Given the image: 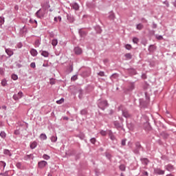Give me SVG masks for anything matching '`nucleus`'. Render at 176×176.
I'll use <instances>...</instances> for the list:
<instances>
[{
  "instance_id": "nucleus-1",
  "label": "nucleus",
  "mask_w": 176,
  "mask_h": 176,
  "mask_svg": "<svg viewBox=\"0 0 176 176\" xmlns=\"http://www.w3.org/2000/svg\"><path fill=\"white\" fill-rule=\"evenodd\" d=\"M154 173L158 175H164V170L159 168H154Z\"/></svg>"
},
{
  "instance_id": "nucleus-2",
  "label": "nucleus",
  "mask_w": 176,
  "mask_h": 176,
  "mask_svg": "<svg viewBox=\"0 0 176 176\" xmlns=\"http://www.w3.org/2000/svg\"><path fill=\"white\" fill-rule=\"evenodd\" d=\"M107 105L108 102H107V100H103L98 104V107L99 108H101V109H104V108H105V107H107Z\"/></svg>"
},
{
  "instance_id": "nucleus-3",
  "label": "nucleus",
  "mask_w": 176,
  "mask_h": 176,
  "mask_svg": "<svg viewBox=\"0 0 176 176\" xmlns=\"http://www.w3.org/2000/svg\"><path fill=\"white\" fill-rule=\"evenodd\" d=\"M21 97H23V93L21 91H19L17 94H14L13 96V98L14 100H15V101L17 100H20Z\"/></svg>"
},
{
  "instance_id": "nucleus-4",
  "label": "nucleus",
  "mask_w": 176,
  "mask_h": 176,
  "mask_svg": "<svg viewBox=\"0 0 176 176\" xmlns=\"http://www.w3.org/2000/svg\"><path fill=\"white\" fill-rule=\"evenodd\" d=\"M47 164V162L46 161H41L38 163V166L39 168H43Z\"/></svg>"
},
{
  "instance_id": "nucleus-5",
  "label": "nucleus",
  "mask_w": 176,
  "mask_h": 176,
  "mask_svg": "<svg viewBox=\"0 0 176 176\" xmlns=\"http://www.w3.org/2000/svg\"><path fill=\"white\" fill-rule=\"evenodd\" d=\"M74 53L75 54H82V48L79 47H76L74 48Z\"/></svg>"
},
{
  "instance_id": "nucleus-6",
  "label": "nucleus",
  "mask_w": 176,
  "mask_h": 176,
  "mask_svg": "<svg viewBox=\"0 0 176 176\" xmlns=\"http://www.w3.org/2000/svg\"><path fill=\"white\" fill-rule=\"evenodd\" d=\"M42 7L44 10H47V9L50 8V5H49L48 1H46L45 3L42 4Z\"/></svg>"
},
{
  "instance_id": "nucleus-7",
  "label": "nucleus",
  "mask_w": 176,
  "mask_h": 176,
  "mask_svg": "<svg viewBox=\"0 0 176 176\" xmlns=\"http://www.w3.org/2000/svg\"><path fill=\"white\" fill-rule=\"evenodd\" d=\"M67 18L69 23H74V21H75V18H74V16L71 14H67Z\"/></svg>"
},
{
  "instance_id": "nucleus-8",
  "label": "nucleus",
  "mask_w": 176,
  "mask_h": 176,
  "mask_svg": "<svg viewBox=\"0 0 176 176\" xmlns=\"http://www.w3.org/2000/svg\"><path fill=\"white\" fill-rule=\"evenodd\" d=\"M6 53L8 54V56H9V57L13 56L14 54L13 51L10 48L6 49Z\"/></svg>"
},
{
  "instance_id": "nucleus-9",
  "label": "nucleus",
  "mask_w": 176,
  "mask_h": 176,
  "mask_svg": "<svg viewBox=\"0 0 176 176\" xmlns=\"http://www.w3.org/2000/svg\"><path fill=\"white\" fill-rule=\"evenodd\" d=\"M30 54L32 56H33V57H35V56H38V52L36 51V50L32 49L30 51Z\"/></svg>"
},
{
  "instance_id": "nucleus-10",
  "label": "nucleus",
  "mask_w": 176,
  "mask_h": 176,
  "mask_svg": "<svg viewBox=\"0 0 176 176\" xmlns=\"http://www.w3.org/2000/svg\"><path fill=\"white\" fill-rule=\"evenodd\" d=\"M72 8L74 9V10H79V5L76 3H73Z\"/></svg>"
},
{
  "instance_id": "nucleus-11",
  "label": "nucleus",
  "mask_w": 176,
  "mask_h": 176,
  "mask_svg": "<svg viewBox=\"0 0 176 176\" xmlns=\"http://www.w3.org/2000/svg\"><path fill=\"white\" fill-rule=\"evenodd\" d=\"M124 57H126V60H131L133 58V56L131 55V53H127L124 55Z\"/></svg>"
},
{
  "instance_id": "nucleus-12",
  "label": "nucleus",
  "mask_w": 176,
  "mask_h": 176,
  "mask_svg": "<svg viewBox=\"0 0 176 176\" xmlns=\"http://www.w3.org/2000/svg\"><path fill=\"white\" fill-rule=\"evenodd\" d=\"M37 145H38V143H36V142H33L32 143L30 144L31 149H35Z\"/></svg>"
},
{
  "instance_id": "nucleus-13",
  "label": "nucleus",
  "mask_w": 176,
  "mask_h": 176,
  "mask_svg": "<svg viewBox=\"0 0 176 176\" xmlns=\"http://www.w3.org/2000/svg\"><path fill=\"white\" fill-rule=\"evenodd\" d=\"M144 28V25L142 23H139L136 25V29L138 30L139 31H141Z\"/></svg>"
},
{
  "instance_id": "nucleus-14",
  "label": "nucleus",
  "mask_w": 176,
  "mask_h": 176,
  "mask_svg": "<svg viewBox=\"0 0 176 176\" xmlns=\"http://www.w3.org/2000/svg\"><path fill=\"white\" fill-rule=\"evenodd\" d=\"M122 115L124 118H130V114L129 113V111H122Z\"/></svg>"
},
{
  "instance_id": "nucleus-15",
  "label": "nucleus",
  "mask_w": 176,
  "mask_h": 176,
  "mask_svg": "<svg viewBox=\"0 0 176 176\" xmlns=\"http://www.w3.org/2000/svg\"><path fill=\"white\" fill-rule=\"evenodd\" d=\"M40 140H47V136H46V134L45 133H41L40 135Z\"/></svg>"
},
{
  "instance_id": "nucleus-16",
  "label": "nucleus",
  "mask_w": 176,
  "mask_h": 176,
  "mask_svg": "<svg viewBox=\"0 0 176 176\" xmlns=\"http://www.w3.org/2000/svg\"><path fill=\"white\" fill-rule=\"evenodd\" d=\"M58 43V41H57V39L54 38L52 41V46H57Z\"/></svg>"
},
{
  "instance_id": "nucleus-17",
  "label": "nucleus",
  "mask_w": 176,
  "mask_h": 176,
  "mask_svg": "<svg viewBox=\"0 0 176 176\" xmlns=\"http://www.w3.org/2000/svg\"><path fill=\"white\" fill-rule=\"evenodd\" d=\"M41 56H43V57H49V52H47V51H43L41 52Z\"/></svg>"
},
{
  "instance_id": "nucleus-18",
  "label": "nucleus",
  "mask_w": 176,
  "mask_h": 176,
  "mask_svg": "<svg viewBox=\"0 0 176 176\" xmlns=\"http://www.w3.org/2000/svg\"><path fill=\"white\" fill-rule=\"evenodd\" d=\"M166 170H168V171H173V170H174V166L172 165H168L166 166Z\"/></svg>"
},
{
  "instance_id": "nucleus-19",
  "label": "nucleus",
  "mask_w": 176,
  "mask_h": 176,
  "mask_svg": "<svg viewBox=\"0 0 176 176\" xmlns=\"http://www.w3.org/2000/svg\"><path fill=\"white\" fill-rule=\"evenodd\" d=\"M4 155H7L8 156H12V153L9 150H4Z\"/></svg>"
},
{
  "instance_id": "nucleus-20",
  "label": "nucleus",
  "mask_w": 176,
  "mask_h": 176,
  "mask_svg": "<svg viewBox=\"0 0 176 176\" xmlns=\"http://www.w3.org/2000/svg\"><path fill=\"white\" fill-rule=\"evenodd\" d=\"M125 49H126V50H131V49H133V47L130 44H126L125 45Z\"/></svg>"
},
{
  "instance_id": "nucleus-21",
  "label": "nucleus",
  "mask_w": 176,
  "mask_h": 176,
  "mask_svg": "<svg viewBox=\"0 0 176 176\" xmlns=\"http://www.w3.org/2000/svg\"><path fill=\"white\" fill-rule=\"evenodd\" d=\"M50 85H56V79H54V78L50 79Z\"/></svg>"
},
{
  "instance_id": "nucleus-22",
  "label": "nucleus",
  "mask_w": 176,
  "mask_h": 176,
  "mask_svg": "<svg viewBox=\"0 0 176 176\" xmlns=\"http://www.w3.org/2000/svg\"><path fill=\"white\" fill-rule=\"evenodd\" d=\"M120 170H121V171H125L126 170V166L124 164H122L120 166Z\"/></svg>"
},
{
  "instance_id": "nucleus-23",
  "label": "nucleus",
  "mask_w": 176,
  "mask_h": 176,
  "mask_svg": "<svg viewBox=\"0 0 176 176\" xmlns=\"http://www.w3.org/2000/svg\"><path fill=\"white\" fill-rule=\"evenodd\" d=\"M0 137H1V138H5L6 137V133L4 131L1 132Z\"/></svg>"
},
{
  "instance_id": "nucleus-24",
  "label": "nucleus",
  "mask_w": 176,
  "mask_h": 176,
  "mask_svg": "<svg viewBox=\"0 0 176 176\" xmlns=\"http://www.w3.org/2000/svg\"><path fill=\"white\" fill-rule=\"evenodd\" d=\"M51 141L52 142H56L57 141V136H52Z\"/></svg>"
},
{
  "instance_id": "nucleus-25",
  "label": "nucleus",
  "mask_w": 176,
  "mask_h": 176,
  "mask_svg": "<svg viewBox=\"0 0 176 176\" xmlns=\"http://www.w3.org/2000/svg\"><path fill=\"white\" fill-rule=\"evenodd\" d=\"M12 79H13V80H17V79H19V77L16 74H12Z\"/></svg>"
},
{
  "instance_id": "nucleus-26",
  "label": "nucleus",
  "mask_w": 176,
  "mask_h": 176,
  "mask_svg": "<svg viewBox=\"0 0 176 176\" xmlns=\"http://www.w3.org/2000/svg\"><path fill=\"white\" fill-rule=\"evenodd\" d=\"M142 163H144V164H148V163H149V160H148L146 158H144L142 160Z\"/></svg>"
},
{
  "instance_id": "nucleus-27",
  "label": "nucleus",
  "mask_w": 176,
  "mask_h": 176,
  "mask_svg": "<svg viewBox=\"0 0 176 176\" xmlns=\"http://www.w3.org/2000/svg\"><path fill=\"white\" fill-rule=\"evenodd\" d=\"M133 43H138V42H139L138 38L134 37V38H133Z\"/></svg>"
},
{
  "instance_id": "nucleus-28",
  "label": "nucleus",
  "mask_w": 176,
  "mask_h": 176,
  "mask_svg": "<svg viewBox=\"0 0 176 176\" xmlns=\"http://www.w3.org/2000/svg\"><path fill=\"white\" fill-rule=\"evenodd\" d=\"M43 159H45V160H49V159H50V156L45 154L43 156Z\"/></svg>"
},
{
  "instance_id": "nucleus-29",
  "label": "nucleus",
  "mask_w": 176,
  "mask_h": 176,
  "mask_svg": "<svg viewBox=\"0 0 176 176\" xmlns=\"http://www.w3.org/2000/svg\"><path fill=\"white\" fill-rule=\"evenodd\" d=\"M63 102H64V98H61L60 100H57L56 101V104H63Z\"/></svg>"
},
{
  "instance_id": "nucleus-30",
  "label": "nucleus",
  "mask_w": 176,
  "mask_h": 176,
  "mask_svg": "<svg viewBox=\"0 0 176 176\" xmlns=\"http://www.w3.org/2000/svg\"><path fill=\"white\" fill-rule=\"evenodd\" d=\"M6 83H7L6 80L3 79L1 80V85L3 86H6Z\"/></svg>"
},
{
  "instance_id": "nucleus-31",
  "label": "nucleus",
  "mask_w": 176,
  "mask_h": 176,
  "mask_svg": "<svg viewBox=\"0 0 176 176\" xmlns=\"http://www.w3.org/2000/svg\"><path fill=\"white\" fill-rule=\"evenodd\" d=\"M100 134H101V135L105 136V135H107V131H101Z\"/></svg>"
},
{
  "instance_id": "nucleus-32",
  "label": "nucleus",
  "mask_w": 176,
  "mask_h": 176,
  "mask_svg": "<svg viewBox=\"0 0 176 176\" xmlns=\"http://www.w3.org/2000/svg\"><path fill=\"white\" fill-rule=\"evenodd\" d=\"M0 23L1 24H3V23H5V19L3 17H0Z\"/></svg>"
},
{
  "instance_id": "nucleus-33",
  "label": "nucleus",
  "mask_w": 176,
  "mask_h": 176,
  "mask_svg": "<svg viewBox=\"0 0 176 176\" xmlns=\"http://www.w3.org/2000/svg\"><path fill=\"white\" fill-rule=\"evenodd\" d=\"M16 166L17 168H21V164L20 162L16 163Z\"/></svg>"
},
{
  "instance_id": "nucleus-34",
  "label": "nucleus",
  "mask_w": 176,
  "mask_h": 176,
  "mask_svg": "<svg viewBox=\"0 0 176 176\" xmlns=\"http://www.w3.org/2000/svg\"><path fill=\"white\" fill-rule=\"evenodd\" d=\"M30 67H31V68H35V67H36V65H35V63H32L30 64Z\"/></svg>"
},
{
  "instance_id": "nucleus-35",
  "label": "nucleus",
  "mask_w": 176,
  "mask_h": 176,
  "mask_svg": "<svg viewBox=\"0 0 176 176\" xmlns=\"http://www.w3.org/2000/svg\"><path fill=\"white\" fill-rule=\"evenodd\" d=\"M78 79V76H74L72 77V80H76Z\"/></svg>"
},
{
  "instance_id": "nucleus-36",
  "label": "nucleus",
  "mask_w": 176,
  "mask_h": 176,
  "mask_svg": "<svg viewBox=\"0 0 176 176\" xmlns=\"http://www.w3.org/2000/svg\"><path fill=\"white\" fill-rule=\"evenodd\" d=\"M91 144H96V138H93L91 139Z\"/></svg>"
},
{
  "instance_id": "nucleus-37",
  "label": "nucleus",
  "mask_w": 176,
  "mask_h": 176,
  "mask_svg": "<svg viewBox=\"0 0 176 176\" xmlns=\"http://www.w3.org/2000/svg\"><path fill=\"white\" fill-rule=\"evenodd\" d=\"M98 75H99V76H104V72H100L98 73Z\"/></svg>"
},
{
  "instance_id": "nucleus-38",
  "label": "nucleus",
  "mask_w": 176,
  "mask_h": 176,
  "mask_svg": "<svg viewBox=\"0 0 176 176\" xmlns=\"http://www.w3.org/2000/svg\"><path fill=\"white\" fill-rule=\"evenodd\" d=\"M14 134H15L16 135H19V134H20V131H19V130H16V131H14Z\"/></svg>"
},
{
  "instance_id": "nucleus-39",
  "label": "nucleus",
  "mask_w": 176,
  "mask_h": 176,
  "mask_svg": "<svg viewBox=\"0 0 176 176\" xmlns=\"http://www.w3.org/2000/svg\"><path fill=\"white\" fill-rule=\"evenodd\" d=\"M109 136H110L111 140H115V136H113L112 133H110Z\"/></svg>"
},
{
  "instance_id": "nucleus-40",
  "label": "nucleus",
  "mask_w": 176,
  "mask_h": 176,
  "mask_svg": "<svg viewBox=\"0 0 176 176\" xmlns=\"http://www.w3.org/2000/svg\"><path fill=\"white\" fill-rule=\"evenodd\" d=\"M164 5H166L167 8H168V6H170L168 1H164Z\"/></svg>"
},
{
  "instance_id": "nucleus-41",
  "label": "nucleus",
  "mask_w": 176,
  "mask_h": 176,
  "mask_svg": "<svg viewBox=\"0 0 176 176\" xmlns=\"http://www.w3.org/2000/svg\"><path fill=\"white\" fill-rule=\"evenodd\" d=\"M0 75H3V69H0Z\"/></svg>"
},
{
  "instance_id": "nucleus-42",
  "label": "nucleus",
  "mask_w": 176,
  "mask_h": 176,
  "mask_svg": "<svg viewBox=\"0 0 176 176\" xmlns=\"http://www.w3.org/2000/svg\"><path fill=\"white\" fill-rule=\"evenodd\" d=\"M157 25H156L155 23H153V28H157Z\"/></svg>"
},
{
  "instance_id": "nucleus-43",
  "label": "nucleus",
  "mask_w": 176,
  "mask_h": 176,
  "mask_svg": "<svg viewBox=\"0 0 176 176\" xmlns=\"http://www.w3.org/2000/svg\"><path fill=\"white\" fill-rule=\"evenodd\" d=\"M157 39H159L160 41H161L162 39H163V36H159L157 37Z\"/></svg>"
},
{
  "instance_id": "nucleus-44",
  "label": "nucleus",
  "mask_w": 176,
  "mask_h": 176,
  "mask_svg": "<svg viewBox=\"0 0 176 176\" xmlns=\"http://www.w3.org/2000/svg\"><path fill=\"white\" fill-rule=\"evenodd\" d=\"M122 145H126V140L122 141Z\"/></svg>"
},
{
  "instance_id": "nucleus-45",
  "label": "nucleus",
  "mask_w": 176,
  "mask_h": 176,
  "mask_svg": "<svg viewBox=\"0 0 176 176\" xmlns=\"http://www.w3.org/2000/svg\"><path fill=\"white\" fill-rule=\"evenodd\" d=\"M116 77H118V74H113L111 76V78H116Z\"/></svg>"
},
{
  "instance_id": "nucleus-46",
  "label": "nucleus",
  "mask_w": 176,
  "mask_h": 176,
  "mask_svg": "<svg viewBox=\"0 0 176 176\" xmlns=\"http://www.w3.org/2000/svg\"><path fill=\"white\" fill-rule=\"evenodd\" d=\"M173 4L175 6V8H176V0L173 3Z\"/></svg>"
},
{
  "instance_id": "nucleus-47",
  "label": "nucleus",
  "mask_w": 176,
  "mask_h": 176,
  "mask_svg": "<svg viewBox=\"0 0 176 176\" xmlns=\"http://www.w3.org/2000/svg\"><path fill=\"white\" fill-rule=\"evenodd\" d=\"M54 21H58V17L57 18V17H55L54 18Z\"/></svg>"
},
{
  "instance_id": "nucleus-48",
  "label": "nucleus",
  "mask_w": 176,
  "mask_h": 176,
  "mask_svg": "<svg viewBox=\"0 0 176 176\" xmlns=\"http://www.w3.org/2000/svg\"><path fill=\"white\" fill-rule=\"evenodd\" d=\"M58 21H61V16H58Z\"/></svg>"
},
{
  "instance_id": "nucleus-49",
  "label": "nucleus",
  "mask_w": 176,
  "mask_h": 176,
  "mask_svg": "<svg viewBox=\"0 0 176 176\" xmlns=\"http://www.w3.org/2000/svg\"><path fill=\"white\" fill-rule=\"evenodd\" d=\"M111 19H114L115 15H114L113 14H112L111 15Z\"/></svg>"
},
{
  "instance_id": "nucleus-50",
  "label": "nucleus",
  "mask_w": 176,
  "mask_h": 176,
  "mask_svg": "<svg viewBox=\"0 0 176 176\" xmlns=\"http://www.w3.org/2000/svg\"><path fill=\"white\" fill-rule=\"evenodd\" d=\"M65 120H68V117H64L63 118Z\"/></svg>"
},
{
  "instance_id": "nucleus-51",
  "label": "nucleus",
  "mask_w": 176,
  "mask_h": 176,
  "mask_svg": "<svg viewBox=\"0 0 176 176\" xmlns=\"http://www.w3.org/2000/svg\"><path fill=\"white\" fill-rule=\"evenodd\" d=\"M15 9H16V10H19V6H15Z\"/></svg>"
},
{
  "instance_id": "nucleus-52",
  "label": "nucleus",
  "mask_w": 176,
  "mask_h": 176,
  "mask_svg": "<svg viewBox=\"0 0 176 176\" xmlns=\"http://www.w3.org/2000/svg\"><path fill=\"white\" fill-rule=\"evenodd\" d=\"M41 12V10H38L37 12H36V15L38 16V14H39V12Z\"/></svg>"
},
{
  "instance_id": "nucleus-53",
  "label": "nucleus",
  "mask_w": 176,
  "mask_h": 176,
  "mask_svg": "<svg viewBox=\"0 0 176 176\" xmlns=\"http://www.w3.org/2000/svg\"><path fill=\"white\" fill-rule=\"evenodd\" d=\"M38 43H39V41L37 40V41H36V45H38Z\"/></svg>"
},
{
  "instance_id": "nucleus-54",
  "label": "nucleus",
  "mask_w": 176,
  "mask_h": 176,
  "mask_svg": "<svg viewBox=\"0 0 176 176\" xmlns=\"http://www.w3.org/2000/svg\"><path fill=\"white\" fill-rule=\"evenodd\" d=\"M144 175H148V172H144Z\"/></svg>"
},
{
  "instance_id": "nucleus-55",
  "label": "nucleus",
  "mask_w": 176,
  "mask_h": 176,
  "mask_svg": "<svg viewBox=\"0 0 176 176\" xmlns=\"http://www.w3.org/2000/svg\"><path fill=\"white\" fill-rule=\"evenodd\" d=\"M3 109H6V106H3Z\"/></svg>"
},
{
  "instance_id": "nucleus-56",
  "label": "nucleus",
  "mask_w": 176,
  "mask_h": 176,
  "mask_svg": "<svg viewBox=\"0 0 176 176\" xmlns=\"http://www.w3.org/2000/svg\"><path fill=\"white\" fill-rule=\"evenodd\" d=\"M166 176H174L172 174L167 175Z\"/></svg>"
},
{
  "instance_id": "nucleus-57",
  "label": "nucleus",
  "mask_w": 176,
  "mask_h": 176,
  "mask_svg": "<svg viewBox=\"0 0 176 176\" xmlns=\"http://www.w3.org/2000/svg\"><path fill=\"white\" fill-rule=\"evenodd\" d=\"M120 176H124V174L121 173Z\"/></svg>"
},
{
  "instance_id": "nucleus-58",
  "label": "nucleus",
  "mask_w": 176,
  "mask_h": 176,
  "mask_svg": "<svg viewBox=\"0 0 176 176\" xmlns=\"http://www.w3.org/2000/svg\"><path fill=\"white\" fill-rule=\"evenodd\" d=\"M137 146H140V143H138Z\"/></svg>"
},
{
  "instance_id": "nucleus-59",
  "label": "nucleus",
  "mask_w": 176,
  "mask_h": 176,
  "mask_svg": "<svg viewBox=\"0 0 176 176\" xmlns=\"http://www.w3.org/2000/svg\"><path fill=\"white\" fill-rule=\"evenodd\" d=\"M43 67H46V65L45 64L43 65Z\"/></svg>"
},
{
  "instance_id": "nucleus-60",
  "label": "nucleus",
  "mask_w": 176,
  "mask_h": 176,
  "mask_svg": "<svg viewBox=\"0 0 176 176\" xmlns=\"http://www.w3.org/2000/svg\"><path fill=\"white\" fill-rule=\"evenodd\" d=\"M48 176H52V175H51V174H49Z\"/></svg>"
},
{
  "instance_id": "nucleus-61",
  "label": "nucleus",
  "mask_w": 176,
  "mask_h": 176,
  "mask_svg": "<svg viewBox=\"0 0 176 176\" xmlns=\"http://www.w3.org/2000/svg\"><path fill=\"white\" fill-rule=\"evenodd\" d=\"M5 166H6V164H4V167H5Z\"/></svg>"
}]
</instances>
